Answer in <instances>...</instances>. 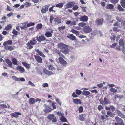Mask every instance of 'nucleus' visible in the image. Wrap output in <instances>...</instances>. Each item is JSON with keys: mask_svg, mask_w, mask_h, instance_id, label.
<instances>
[{"mask_svg": "<svg viewBox=\"0 0 125 125\" xmlns=\"http://www.w3.org/2000/svg\"><path fill=\"white\" fill-rule=\"evenodd\" d=\"M72 96L74 98H76L78 97V96L75 94V92H74L72 94Z\"/></svg>", "mask_w": 125, "mask_h": 125, "instance_id": "338daca9", "label": "nucleus"}, {"mask_svg": "<svg viewBox=\"0 0 125 125\" xmlns=\"http://www.w3.org/2000/svg\"><path fill=\"white\" fill-rule=\"evenodd\" d=\"M12 27V26L11 24H9L8 25L5 27V29L6 30H8L10 29Z\"/></svg>", "mask_w": 125, "mask_h": 125, "instance_id": "c9c22d12", "label": "nucleus"}, {"mask_svg": "<svg viewBox=\"0 0 125 125\" xmlns=\"http://www.w3.org/2000/svg\"><path fill=\"white\" fill-rule=\"evenodd\" d=\"M110 91L114 93H115L117 92V90L113 88H111L110 89Z\"/></svg>", "mask_w": 125, "mask_h": 125, "instance_id": "3c124183", "label": "nucleus"}, {"mask_svg": "<svg viewBox=\"0 0 125 125\" xmlns=\"http://www.w3.org/2000/svg\"><path fill=\"white\" fill-rule=\"evenodd\" d=\"M73 101L74 103L75 104H81L82 103V102L81 100L80 99H74L73 100Z\"/></svg>", "mask_w": 125, "mask_h": 125, "instance_id": "6ab92c4d", "label": "nucleus"}, {"mask_svg": "<svg viewBox=\"0 0 125 125\" xmlns=\"http://www.w3.org/2000/svg\"><path fill=\"white\" fill-rule=\"evenodd\" d=\"M35 58L37 62L40 63L42 62V60L41 57L38 56L34 55Z\"/></svg>", "mask_w": 125, "mask_h": 125, "instance_id": "4468645a", "label": "nucleus"}, {"mask_svg": "<svg viewBox=\"0 0 125 125\" xmlns=\"http://www.w3.org/2000/svg\"><path fill=\"white\" fill-rule=\"evenodd\" d=\"M121 4L122 7L125 8V0H122L121 2Z\"/></svg>", "mask_w": 125, "mask_h": 125, "instance_id": "e433bc0d", "label": "nucleus"}, {"mask_svg": "<svg viewBox=\"0 0 125 125\" xmlns=\"http://www.w3.org/2000/svg\"><path fill=\"white\" fill-rule=\"evenodd\" d=\"M115 125H124L123 121L118 123H114Z\"/></svg>", "mask_w": 125, "mask_h": 125, "instance_id": "8fccbe9b", "label": "nucleus"}, {"mask_svg": "<svg viewBox=\"0 0 125 125\" xmlns=\"http://www.w3.org/2000/svg\"><path fill=\"white\" fill-rule=\"evenodd\" d=\"M42 24H39L37 25L36 28L37 29H40L42 27Z\"/></svg>", "mask_w": 125, "mask_h": 125, "instance_id": "de8ad7c7", "label": "nucleus"}, {"mask_svg": "<svg viewBox=\"0 0 125 125\" xmlns=\"http://www.w3.org/2000/svg\"><path fill=\"white\" fill-rule=\"evenodd\" d=\"M22 64L27 69H29L30 67V65L26 63L25 62H22Z\"/></svg>", "mask_w": 125, "mask_h": 125, "instance_id": "bb28decb", "label": "nucleus"}, {"mask_svg": "<svg viewBox=\"0 0 125 125\" xmlns=\"http://www.w3.org/2000/svg\"><path fill=\"white\" fill-rule=\"evenodd\" d=\"M83 29L84 32L86 33H89L92 31V29L89 26L84 27Z\"/></svg>", "mask_w": 125, "mask_h": 125, "instance_id": "39448f33", "label": "nucleus"}, {"mask_svg": "<svg viewBox=\"0 0 125 125\" xmlns=\"http://www.w3.org/2000/svg\"><path fill=\"white\" fill-rule=\"evenodd\" d=\"M12 40H9L7 41H5L3 43V45L4 46H7V45H11L12 43Z\"/></svg>", "mask_w": 125, "mask_h": 125, "instance_id": "f3484780", "label": "nucleus"}, {"mask_svg": "<svg viewBox=\"0 0 125 125\" xmlns=\"http://www.w3.org/2000/svg\"><path fill=\"white\" fill-rule=\"evenodd\" d=\"M88 20L87 17L84 15L82 16L80 18V20L82 22H85L87 21Z\"/></svg>", "mask_w": 125, "mask_h": 125, "instance_id": "ddd939ff", "label": "nucleus"}, {"mask_svg": "<svg viewBox=\"0 0 125 125\" xmlns=\"http://www.w3.org/2000/svg\"><path fill=\"white\" fill-rule=\"evenodd\" d=\"M115 118L117 123L121 122L122 121L121 118L117 116Z\"/></svg>", "mask_w": 125, "mask_h": 125, "instance_id": "4c0bfd02", "label": "nucleus"}, {"mask_svg": "<svg viewBox=\"0 0 125 125\" xmlns=\"http://www.w3.org/2000/svg\"><path fill=\"white\" fill-rule=\"evenodd\" d=\"M12 61L13 64L15 65H18L17 60L15 58H13L12 59Z\"/></svg>", "mask_w": 125, "mask_h": 125, "instance_id": "7c9ffc66", "label": "nucleus"}, {"mask_svg": "<svg viewBox=\"0 0 125 125\" xmlns=\"http://www.w3.org/2000/svg\"><path fill=\"white\" fill-rule=\"evenodd\" d=\"M28 84L29 85H30L32 86H34L35 85L31 81H29L28 82Z\"/></svg>", "mask_w": 125, "mask_h": 125, "instance_id": "5fc2aeb1", "label": "nucleus"}, {"mask_svg": "<svg viewBox=\"0 0 125 125\" xmlns=\"http://www.w3.org/2000/svg\"><path fill=\"white\" fill-rule=\"evenodd\" d=\"M116 36L115 35H113L110 37V39L112 40H114L115 39Z\"/></svg>", "mask_w": 125, "mask_h": 125, "instance_id": "69168bd1", "label": "nucleus"}, {"mask_svg": "<svg viewBox=\"0 0 125 125\" xmlns=\"http://www.w3.org/2000/svg\"><path fill=\"white\" fill-rule=\"evenodd\" d=\"M122 50L123 53L125 55V48L124 46L122 47Z\"/></svg>", "mask_w": 125, "mask_h": 125, "instance_id": "774afa93", "label": "nucleus"}, {"mask_svg": "<svg viewBox=\"0 0 125 125\" xmlns=\"http://www.w3.org/2000/svg\"><path fill=\"white\" fill-rule=\"evenodd\" d=\"M75 91L76 94L78 95H80L82 93L81 91L78 89L76 90Z\"/></svg>", "mask_w": 125, "mask_h": 125, "instance_id": "79ce46f5", "label": "nucleus"}, {"mask_svg": "<svg viewBox=\"0 0 125 125\" xmlns=\"http://www.w3.org/2000/svg\"><path fill=\"white\" fill-rule=\"evenodd\" d=\"M4 48L5 49L10 51L13 50V48L12 46L8 45L4 46Z\"/></svg>", "mask_w": 125, "mask_h": 125, "instance_id": "412c9836", "label": "nucleus"}, {"mask_svg": "<svg viewBox=\"0 0 125 125\" xmlns=\"http://www.w3.org/2000/svg\"><path fill=\"white\" fill-rule=\"evenodd\" d=\"M12 78L15 81H19V78H17V77H16L15 76H13L12 77Z\"/></svg>", "mask_w": 125, "mask_h": 125, "instance_id": "bf43d9fd", "label": "nucleus"}, {"mask_svg": "<svg viewBox=\"0 0 125 125\" xmlns=\"http://www.w3.org/2000/svg\"><path fill=\"white\" fill-rule=\"evenodd\" d=\"M107 114L108 115H109L110 117H112L114 114L113 113L109 111H107Z\"/></svg>", "mask_w": 125, "mask_h": 125, "instance_id": "a19ab883", "label": "nucleus"}, {"mask_svg": "<svg viewBox=\"0 0 125 125\" xmlns=\"http://www.w3.org/2000/svg\"><path fill=\"white\" fill-rule=\"evenodd\" d=\"M90 93L88 91L83 90L82 93V94L84 96H87L89 95Z\"/></svg>", "mask_w": 125, "mask_h": 125, "instance_id": "aec40b11", "label": "nucleus"}, {"mask_svg": "<svg viewBox=\"0 0 125 125\" xmlns=\"http://www.w3.org/2000/svg\"><path fill=\"white\" fill-rule=\"evenodd\" d=\"M103 19H97L95 21V24L97 25H102L103 23Z\"/></svg>", "mask_w": 125, "mask_h": 125, "instance_id": "1a4fd4ad", "label": "nucleus"}, {"mask_svg": "<svg viewBox=\"0 0 125 125\" xmlns=\"http://www.w3.org/2000/svg\"><path fill=\"white\" fill-rule=\"evenodd\" d=\"M16 69L19 71L21 73H23L25 71V69L24 68L20 66H18L16 67Z\"/></svg>", "mask_w": 125, "mask_h": 125, "instance_id": "f8f14e48", "label": "nucleus"}, {"mask_svg": "<svg viewBox=\"0 0 125 125\" xmlns=\"http://www.w3.org/2000/svg\"><path fill=\"white\" fill-rule=\"evenodd\" d=\"M83 115L82 114L80 115H79V119L81 121H84V118L83 117Z\"/></svg>", "mask_w": 125, "mask_h": 125, "instance_id": "58836bf2", "label": "nucleus"}, {"mask_svg": "<svg viewBox=\"0 0 125 125\" xmlns=\"http://www.w3.org/2000/svg\"><path fill=\"white\" fill-rule=\"evenodd\" d=\"M57 53L61 57H62L63 58H64V56H63L61 52L58 50H57L56 51Z\"/></svg>", "mask_w": 125, "mask_h": 125, "instance_id": "37998d69", "label": "nucleus"}, {"mask_svg": "<svg viewBox=\"0 0 125 125\" xmlns=\"http://www.w3.org/2000/svg\"><path fill=\"white\" fill-rule=\"evenodd\" d=\"M99 102L100 104L102 105H106L108 103V100L106 98H104V100L101 99H100Z\"/></svg>", "mask_w": 125, "mask_h": 125, "instance_id": "20e7f679", "label": "nucleus"}, {"mask_svg": "<svg viewBox=\"0 0 125 125\" xmlns=\"http://www.w3.org/2000/svg\"><path fill=\"white\" fill-rule=\"evenodd\" d=\"M117 8L120 11H124V9L120 5H118Z\"/></svg>", "mask_w": 125, "mask_h": 125, "instance_id": "49530a36", "label": "nucleus"}, {"mask_svg": "<svg viewBox=\"0 0 125 125\" xmlns=\"http://www.w3.org/2000/svg\"><path fill=\"white\" fill-rule=\"evenodd\" d=\"M79 110L80 113L82 112L83 111V107L81 106H80L79 108Z\"/></svg>", "mask_w": 125, "mask_h": 125, "instance_id": "680f3d73", "label": "nucleus"}, {"mask_svg": "<svg viewBox=\"0 0 125 125\" xmlns=\"http://www.w3.org/2000/svg\"><path fill=\"white\" fill-rule=\"evenodd\" d=\"M58 60L60 63L63 66H65L67 64L66 61L61 57H59Z\"/></svg>", "mask_w": 125, "mask_h": 125, "instance_id": "423d86ee", "label": "nucleus"}, {"mask_svg": "<svg viewBox=\"0 0 125 125\" xmlns=\"http://www.w3.org/2000/svg\"><path fill=\"white\" fill-rule=\"evenodd\" d=\"M64 5V3H61L57 4L56 5L55 7L59 8H61L63 7Z\"/></svg>", "mask_w": 125, "mask_h": 125, "instance_id": "cd10ccee", "label": "nucleus"}, {"mask_svg": "<svg viewBox=\"0 0 125 125\" xmlns=\"http://www.w3.org/2000/svg\"><path fill=\"white\" fill-rule=\"evenodd\" d=\"M27 23L26 22H24L22 24V26L20 27V28L21 29H23L26 28V25Z\"/></svg>", "mask_w": 125, "mask_h": 125, "instance_id": "2f4dec72", "label": "nucleus"}, {"mask_svg": "<svg viewBox=\"0 0 125 125\" xmlns=\"http://www.w3.org/2000/svg\"><path fill=\"white\" fill-rule=\"evenodd\" d=\"M48 69L52 71L54 69V68L53 66L52 65H49L48 66Z\"/></svg>", "mask_w": 125, "mask_h": 125, "instance_id": "ea45409f", "label": "nucleus"}, {"mask_svg": "<svg viewBox=\"0 0 125 125\" xmlns=\"http://www.w3.org/2000/svg\"><path fill=\"white\" fill-rule=\"evenodd\" d=\"M60 118L61 121L63 122H67V121L65 117L64 116H62L60 117Z\"/></svg>", "mask_w": 125, "mask_h": 125, "instance_id": "393cba45", "label": "nucleus"}, {"mask_svg": "<svg viewBox=\"0 0 125 125\" xmlns=\"http://www.w3.org/2000/svg\"><path fill=\"white\" fill-rule=\"evenodd\" d=\"M6 63L8 65L9 67H12V63L11 61L9 59H6Z\"/></svg>", "mask_w": 125, "mask_h": 125, "instance_id": "5701e85b", "label": "nucleus"}, {"mask_svg": "<svg viewBox=\"0 0 125 125\" xmlns=\"http://www.w3.org/2000/svg\"><path fill=\"white\" fill-rule=\"evenodd\" d=\"M57 114L58 115L61 116H62L64 115V114H63L62 113L59 112H58L57 113Z\"/></svg>", "mask_w": 125, "mask_h": 125, "instance_id": "6e6d98bb", "label": "nucleus"}, {"mask_svg": "<svg viewBox=\"0 0 125 125\" xmlns=\"http://www.w3.org/2000/svg\"><path fill=\"white\" fill-rule=\"evenodd\" d=\"M36 102L35 99L34 98H30L29 100V103L30 104H33Z\"/></svg>", "mask_w": 125, "mask_h": 125, "instance_id": "4be33fe9", "label": "nucleus"}, {"mask_svg": "<svg viewBox=\"0 0 125 125\" xmlns=\"http://www.w3.org/2000/svg\"><path fill=\"white\" fill-rule=\"evenodd\" d=\"M36 51L38 54L40 55V56L45 57V55L41 51H40L39 50L37 49Z\"/></svg>", "mask_w": 125, "mask_h": 125, "instance_id": "b1692460", "label": "nucleus"}, {"mask_svg": "<svg viewBox=\"0 0 125 125\" xmlns=\"http://www.w3.org/2000/svg\"><path fill=\"white\" fill-rule=\"evenodd\" d=\"M117 44L116 43H113L112 45L110 46V47L111 48H114L116 46Z\"/></svg>", "mask_w": 125, "mask_h": 125, "instance_id": "13d9d810", "label": "nucleus"}, {"mask_svg": "<svg viewBox=\"0 0 125 125\" xmlns=\"http://www.w3.org/2000/svg\"><path fill=\"white\" fill-rule=\"evenodd\" d=\"M42 86L43 87H47L48 86V84L47 83H44L42 84Z\"/></svg>", "mask_w": 125, "mask_h": 125, "instance_id": "0e129e2a", "label": "nucleus"}, {"mask_svg": "<svg viewBox=\"0 0 125 125\" xmlns=\"http://www.w3.org/2000/svg\"><path fill=\"white\" fill-rule=\"evenodd\" d=\"M43 72L45 74L48 75H52L53 74L52 72L49 71L46 69H44Z\"/></svg>", "mask_w": 125, "mask_h": 125, "instance_id": "a211bd4d", "label": "nucleus"}, {"mask_svg": "<svg viewBox=\"0 0 125 125\" xmlns=\"http://www.w3.org/2000/svg\"><path fill=\"white\" fill-rule=\"evenodd\" d=\"M113 7V5L112 4H108L106 6V8L109 9H112Z\"/></svg>", "mask_w": 125, "mask_h": 125, "instance_id": "a878e982", "label": "nucleus"}, {"mask_svg": "<svg viewBox=\"0 0 125 125\" xmlns=\"http://www.w3.org/2000/svg\"><path fill=\"white\" fill-rule=\"evenodd\" d=\"M18 31L15 29H13V30L12 33L13 34L17 35H18Z\"/></svg>", "mask_w": 125, "mask_h": 125, "instance_id": "603ef678", "label": "nucleus"}, {"mask_svg": "<svg viewBox=\"0 0 125 125\" xmlns=\"http://www.w3.org/2000/svg\"><path fill=\"white\" fill-rule=\"evenodd\" d=\"M47 102L51 103L50 105H49V107L50 109H55L56 108V106L54 104V103L53 102H52L51 101L48 100Z\"/></svg>", "mask_w": 125, "mask_h": 125, "instance_id": "0eeeda50", "label": "nucleus"}, {"mask_svg": "<svg viewBox=\"0 0 125 125\" xmlns=\"http://www.w3.org/2000/svg\"><path fill=\"white\" fill-rule=\"evenodd\" d=\"M117 113L119 116H121L123 115V114L119 110H117Z\"/></svg>", "mask_w": 125, "mask_h": 125, "instance_id": "052dcab7", "label": "nucleus"}, {"mask_svg": "<svg viewBox=\"0 0 125 125\" xmlns=\"http://www.w3.org/2000/svg\"><path fill=\"white\" fill-rule=\"evenodd\" d=\"M47 118L50 120H52V121L53 122H55L57 121L56 118L53 114H49Z\"/></svg>", "mask_w": 125, "mask_h": 125, "instance_id": "7ed1b4c3", "label": "nucleus"}, {"mask_svg": "<svg viewBox=\"0 0 125 125\" xmlns=\"http://www.w3.org/2000/svg\"><path fill=\"white\" fill-rule=\"evenodd\" d=\"M35 25V23H34L31 22L28 23L27 25V27H28L30 26H32L34 25Z\"/></svg>", "mask_w": 125, "mask_h": 125, "instance_id": "864d4df0", "label": "nucleus"}, {"mask_svg": "<svg viewBox=\"0 0 125 125\" xmlns=\"http://www.w3.org/2000/svg\"><path fill=\"white\" fill-rule=\"evenodd\" d=\"M74 3H73V5L72 7L73 9L75 11L77 10L79 8L78 6L76 5H74Z\"/></svg>", "mask_w": 125, "mask_h": 125, "instance_id": "c85d7f7f", "label": "nucleus"}, {"mask_svg": "<svg viewBox=\"0 0 125 125\" xmlns=\"http://www.w3.org/2000/svg\"><path fill=\"white\" fill-rule=\"evenodd\" d=\"M65 28V26H62L61 27H58L60 31L64 29Z\"/></svg>", "mask_w": 125, "mask_h": 125, "instance_id": "e2e57ef3", "label": "nucleus"}, {"mask_svg": "<svg viewBox=\"0 0 125 125\" xmlns=\"http://www.w3.org/2000/svg\"><path fill=\"white\" fill-rule=\"evenodd\" d=\"M37 43V41L34 39V38H32V40L30 41V42H28L27 44V49H30L33 47L32 45H34Z\"/></svg>", "mask_w": 125, "mask_h": 125, "instance_id": "f03ea898", "label": "nucleus"}, {"mask_svg": "<svg viewBox=\"0 0 125 125\" xmlns=\"http://www.w3.org/2000/svg\"><path fill=\"white\" fill-rule=\"evenodd\" d=\"M67 3L65 6V8H68L72 7L73 3L69 2H67Z\"/></svg>", "mask_w": 125, "mask_h": 125, "instance_id": "dca6fc26", "label": "nucleus"}, {"mask_svg": "<svg viewBox=\"0 0 125 125\" xmlns=\"http://www.w3.org/2000/svg\"><path fill=\"white\" fill-rule=\"evenodd\" d=\"M71 31L73 33L75 34L76 35H79V31L74 29H72Z\"/></svg>", "mask_w": 125, "mask_h": 125, "instance_id": "f704fd0d", "label": "nucleus"}, {"mask_svg": "<svg viewBox=\"0 0 125 125\" xmlns=\"http://www.w3.org/2000/svg\"><path fill=\"white\" fill-rule=\"evenodd\" d=\"M119 0H111V2L113 4H115L117 3L119 1Z\"/></svg>", "mask_w": 125, "mask_h": 125, "instance_id": "4d7b16f0", "label": "nucleus"}, {"mask_svg": "<svg viewBox=\"0 0 125 125\" xmlns=\"http://www.w3.org/2000/svg\"><path fill=\"white\" fill-rule=\"evenodd\" d=\"M53 30L51 29L50 31H47L45 34V36L48 38L52 37V34L53 33Z\"/></svg>", "mask_w": 125, "mask_h": 125, "instance_id": "6e6552de", "label": "nucleus"}, {"mask_svg": "<svg viewBox=\"0 0 125 125\" xmlns=\"http://www.w3.org/2000/svg\"><path fill=\"white\" fill-rule=\"evenodd\" d=\"M49 6L48 5L43 7L41 11L42 13H45L48 10Z\"/></svg>", "mask_w": 125, "mask_h": 125, "instance_id": "9d476101", "label": "nucleus"}, {"mask_svg": "<svg viewBox=\"0 0 125 125\" xmlns=\"http://www.w3.org/2000/svg\"><path fill=\"white\" fill-rule=\"evenodd\" d=\"M86 24L84 22H81L79 23L78 25L82 27L86 25Z\"/></svg>", "mask_w": 125, "mask_h": 125, "instance_id": "a18cd8bd", "label": "nucleus"}, {"mask_svg": "<svg viewBox=\"0 0 125 125\" xmlns=\"http://www.w3.org/2000/svg\"><path fill=\"white\" fill-rule=\"evenodd\" d=\"M37 40L39 42H41L42 41H43L46 40V38L43 35H41L39 36V37H36Z\"/></svg>", "mask_w": 125, "mask_h": 125, "instance_id": "9b49d317", "label": "nucleus"}, {"mask_svg": "<svg viewBox=\"0 0 125 125\" xmlns=\"http://www.w3.org/2000/svg\"><path fill=\"white\" fill-rule=\"evenodd\" d=\"M67 37L71 39L72 40H74L75 39V37L72 34L70 35L69 36H68Z\"/></svg>", "mask_w": 125, "mask_h": 125, "instance_id": "473e14b6", "label": "nucleus"}, {"mask_svg": "<svg viewBox=\"0 0 125 125\" xmlns=\"http://www.w3.org/2000/svg\"><path fill=\"white\" fill-rule=\"evenodd\" d=\"M48 107L49 108L47 107L45 108V109L44 110L45 112L46 113H48L51 111V110H50L51 109H50L49 106Z\"/></svg>", "mask_w": 125, "mask_h": 125, "instance_id": "09e8293b", "label": "nucleus"}, {"mask_svg": "<svg viewBox=\"0 0 125 125\" xmlns=\"http://www.w3.org/2000/svg\"><path fill=\"white\" fill-rule=\"evenodd\" d=\"M116 18L117 21L119 22H121L123 20V19H124L123 17L120 16H117L116 17Z\"/></svg>", "mask_w": 125, "mask_h": 125, "instance_id": "72a5a7b5", "label": "nucleus"}, {"mask_svg": "<svg viewBox=\"0 0 125 125\" xmlns=\"http://www.w3.org/2000/svg\"><path fill=\"white\" fill-rule=\"evenodd\" d=\"M54 21L55 22H56L57 23L59 24L61 23V22L60 19L58 17L55 18L54 19Z\"/></svg>", "mask_w": 125, "mask_h": 125, "instance_id": "c756f323", "label": "nucleus"}, {"mask_svg": "<svg viewBox=\"0 0 125 125\" xmlns=\"http://www.w3.org/2000/svg\"><path fill=\"white\" fill-rule=\"evenodd\" d=\"M57 46L58 48L61 50V52L63 53L67 54L69 53L68 46L67 45L63 43H60L58 44Z\"/></svg>", "mask_w": 125, "mask_h": 125, "instance_id": "f257e3e1", "label": "nucleus"}, {"mask_svg": "<svg viewBox=\"0 0 125 125\" xmlns=\"http://www.w3.org/2000/svg\"><path fill=\"white\" fill-rule=\"evenodd\" d=\"M66 23L68 25H70L71 26L75 25L76 24V22L75 21H72L70 20H68L66 22Z\"/></svg>", "mask_w": 125, "mask_h": 125, "instance_id": "2eb2a0df", "label": "nucleus"}, {"mask_svg": "<svg viewBox=\"0 0 125 125\" xmlns=\"http://www.w3.org/2000/svg\"><path fill=\"white\" fill-rule=\"evenodd\" d=\"M119 43L120 45L122 46V47L124 46V45L123 42V41L122 40H120L119 42Z\"/></svg>", "mask_w": 125, "mask_h": 125, "instance_id": "c03bdc74", "label": "nucleus"}]
</instances>
